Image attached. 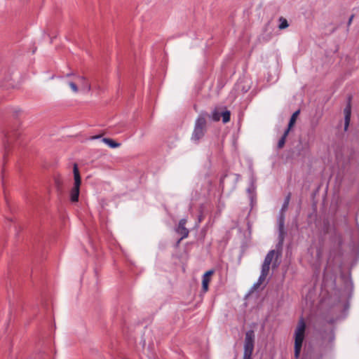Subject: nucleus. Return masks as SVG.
<instances>
[{"mask_svg":"<svg viewBox=\"0 0 359 359\" xmlns=\"http://www.w3.org/2000/svg\"><path fill=\"white\" fill-rule=\"evenodd\" d=\"M306 323L300 318L294 331V356L299 358L305 337Z\"/></svg>","mask_w":359,"mask_h":359,"instance_id":"1","label":"nucleus"},{"mask_svg":"<svg viewBox=\"0 0 359 359\" xmlns=\"http://www.w3.org/2000/svg\"><path fill=\"white\" fill-rule=\"evenodd\" d=\"M290 200V194H288L286 196V198H285V201H284V203L283 204L282 208L280 210V215H279V217H278V231H279V235H278L279 242H278V245H283V241H284V238H285V232L284 231V223H285V215H284V212H285V211H286V210L288 208Z\"/></svg>","mask_w":359,"mask_h":359,"instance_id":"2","label":"nucleus"},{"mask_svg":"<svg viewBox=\"0 0 359 359\" xmlns=\"http://www.w3.org/2000/svg\"><path fill=\"white\" fill-rule=\"evenodd\" d=\"M255 347V333L253 330H248L245 333L244 340V352L242 359H252V355Z\"/></svg>","mask_w":359,"mask_h":359,"instance_id":"3","label":"nucleus"},{"mask_svg":"<svg viewBox=\"0 0 359 359\" xmlns=\"http://www.w3.org/2000/svg\"><path fill=\"white\" fill-rule=\"evenodd\" d=\"M206 131V121L203 116H199L196 121L191 140L198 142L205 135Z\"/></svg>","mask_w":359,"mask_h":359,"instance_id":"4","label":"nucleus"},{"mask_svg":"<svg viewBox=\"0 0 359 359\" xmlns=\"http://www.w3.org/2000/svg\"><path fill=\"white\" fill-rule=\"evenodd\" d=\"M74 184L70 192V198L72 202H77L79 196V189L81 185V177L77 164H74L73 168Z\"/></svg>","mask_w":359,"mask_h":359,"instance_id":"5","label":"nucleus"},{"mask_svg":"<svg viewBox=\"0 0 359 359\" xmlns=\"http://www.w3.org/2000/svg\"><path fill=\"white\" fill-rule=\"evenodd\" d=\"M299 114H292V115L290 118V120L289 121L287 128L285 130V131L284 132V134L283 135V136L281 137V138L279 140V141L278 142V147L279 149L283 147V146L285 143V139H286L290 129L294 125Z\"/></svg>","mask_w":359,"mask_h":359,"instance_id":"6","label":"nucleus"},{"mask_svg":"<svg viewBox=\"0 0 359 359\" xmlns=\"http://www.w3.org/2000/svg\"><path fill=\"white\" fill-rule=\"evenodd\" d=\"M186 223H187V219L184 218V219H180L179 222L178 226L175 229L176 232L178 234L182 236L181 238L177 241V244H179L182 240H183L184 238H186L189 236V231L185 226Z\"/></svg>","mask_w":359,"mask_h":359,"instance_id":"7","label":"nucleus"},{"mask_svg":"<svg viewBox=\"0 0 359 359\" xmlns=\"http://www.w3.org/2000/svg\"><path fill=\"white\" fill-rule=\"evenodd\" d=\"M275 256L276 257L277 259L278 253L274 250H270L265 257L264 263L262 266V269H263L264 270L269 271L270 265L272 263V261L274 259Z\"/></svg>","mask_w":359,"mask_h":359,"instance_id":"8","label":"nucleus"},{"mask_svg":"<svg viewBox=\"0 0 359 359\" xmlns=\"http://www.w3.org/2000/svg\"><path fill=\"white\" fill-rule=\"evenodd\" d=\"M213 273L214 271L212 270H210L205 272L203 276L202 288L204 292H207L208 290V285L210 280V276L213 274Z\"/></svg>","mask_w":359,"mask_h":359,"instance_id":"9","label":"nucleus"},{"mask_svg":"<svg viewBox=\"0 0 359 359\" xmlns=\"http://www.w3.org/2000/svg\"><path fill=\"white\" fill-rule=\"evenodd\" d=\"M269 271H267V270H264L263 269H262L261 270V274L259 277V279L257 280V283H255L254 285H253V287H252V289L253 290H257L260 285L264 282V280H266V276H268L269 274Z\"/></svg>","mask_w":359,"mask_h":359,"instance_id":"10","label":"nucleus"},{"mask_svg":"<svg viewBox=\"0 0 359 359\" xmlns=\"http://www.w3.org/2000/svg\"><path fill=\"white\" fill-rule=\"evenodd\" d=\"M16 135L14 133H9L6 135L5 139L4 140V144L5 149H6L7 147L12 143L13 140L15 138Z\"/></svg>","mask_w":359,"mask_h":359,"instance_id":"11","label":"nucleus"},{"mask_svg":"<svg viewBox=\"0 0 359 359\" xmlns=\"http://www.w3.org/2000/svg\"><path fill=\"white\" fill-rule=\"evenodd\" d=\"M102 142L107 144L111 148H117L120 147V144L114 142L110 138H102Z\"/></svg>","mask_w":359,"mask_h":359,"instance_id":"12","label":"nucleus"},{"mask_svg":"<svg viewBox=\"0 0 359 359\" xmlns=\"http://www.w3.org/2000/svg\"><path fill=\"white\" fill-rule=\"evenodd\" d=\"M279 20L280 22V23L278 26L280 29H285L289 26L286 19L281 17V18H280Z\"/></svg>","mask_w":359,"mask_h":359,"instance_id":"13","label":"nucleus"},{"mask_svg":"<svg viewBox=\"0 0 359 359\" xmlns=\"http://www.w3.org/2000/svg\"><path fill=\"white\" fill-rule=\"evenodd\" d=\"M351 114H346L344 117V130L346 131L348 130V127L349 126L350 120H351Z\"/></svg>","mask_w":359,"mask_h":359,"instance_id":"14","label":"nucleus"},{"mask_svg":"<svg viewBox=\"0 0 359 359\" xmlns=\"http://www.w3.org/2000/svg\"><path fill=\"white\" fill-rule=\"evenodd\" d=\"M68 85L70 87V88L72 89V90L74 93H78L79 91V88L76 86V84L74 82H72V81H69L68 83Z\"/></svg>","mask_w":359,"mask_h":359,"instance_id":"15","label":"nucleus"},{"mask_svg":"<svg viewBox=\"0 0 359 359\" xmlns=\"http://www.w3.org/2000/svg\"><path fill=\"white\" fill-rule=\"evenodd\" d=\"M230 115L231 114H221V117L222 118V122L224 123H226L230 121Z\"/></svg>","mask_w":359,"mask_h":359,"instance_id":"16","label":"nucleus"},{"mask_svg":"<svg viewBox=\"0 0 359 359\" xmlns=\"http://www.w3.org/2000/svg\"><path fill=\"white\" fill-rule=\"evenodd\" d=\"M210 118L214 121H218L221 118V114H211Z\"/></svg>","mask_w":359,"mask_h":359,"instance_id":"17","label":"nucleus"},{"mask_svg":"<svg viewBox=\"0 0 359 359\" xmlns=\"http://www.w3.org/2000/svg\"><path fill=\"white\" fill-rule=\"evenodd\" d=\"M82 90L85 92V93H88L91 90V86L90 83H84L83 84V86L82 88Z\"/></svg>","mask_w":359,"mask_h":359,"instance_id":"18","label":"nucleus"},{"mask_svg":"<svg viewBox=\"0 0 359 359\" xmlns=\"http://www.w3.org/2000/svg\"><path fill=\"white\" fill-rule=\"evenodd\" d=\"M351 106L350 104H348L344 109V112H351Z\"/></svg>","mask_w":359,"mask_h":359,"instance_id":"19","label":"nucleus"},{"mask_svg":"<svg viewBox=\"0 0 359 359\" xmlns=\"http://www.w3.org/2000/svg\"><path fill=\"white\" fill-rule=\"evenodd\" d=\"M100 137H101V135H94V136L90 137V140H93L99 139Z\"/></svg>","mask_w":359,"mask_h":359,"instance_id":"20","label":"nucleus"},{"mask_svg":"<svg viewBox=\"0 0 359 359\" xmlns=\"http://www.w3.org/2000/svg\"><path fill=\"white\" fill-rule=\"evenodd\" d=\"M213 112H225V113H227V112H230V111L228 110L226 108H224V109H223L221 111L215 110Z\"/></svg>","mask_w":359,"mask_h":359,"instance_id":"21","label":"nucleus"},{"mask_svg":"<svg viewBox=\"0 0 359 359\" xmlns=\"http://www.w3.org/2000/svg\"><path fill=\"white\" fill-rule=\"evenodd\" d=\"M353 18H354V15H352L349 18L348 21V26H349V25L351 24V22H352V20H353Z\"/></svg>","mask_w":359,"mask_h":359,"instance_id":"22","label":"nucleus"},{"mask_svg":"<svg viewBox=\"0 0 359 359\" xmlns=\"http://www.w3.org/2000/svg\"><path fill=\"white\" fill-rule=\"evenodd\" d=\"M73 75H74V73H69V74H67V76H68V77H69V76H73Z\"/></svg>","mask_w":359,"mask_h":359,"instance_id":"23","label":"nucleus"},{"mask_svg":"<svg viewBox=\"0 0 359 359\" xmlns=\"http://www.w3.org/2000/svg\"><path fill=\"white\" fill-rule=\"evenodd\" d=\"M81 79V80L82 81H85L86 80V78L84 76H80L79 77Z\"/></svg>","mask_w":359,"mask_h":359,"instance_id":"24","label":"nucleus"},{"mask_svg":"<svg viewBox=\"0 0 359 359\" xmlns=\"http://www.w3.org/2000/svg\"><path fill=\"white\" fill-rule=\"evenodd\" d=\"M13 112L17 113V112H19V110H18V109H15L13 111Z\"/></svg>","mask_w":359,"mask_h":359,"instance_id":"25","label":"nucleus"},{"mask_svg":"<svg viewBox=\"0 0 359 359\" xmlns=\"http://www.w3.org/2000/svg\"><path fill=\"white\" fill-rule=\"evenodd\" d=\"M294 112L299 113V112H300V110H299V109H297V110L294 111Z\"/></svg>","mask_w":359,"mask_h":359,"instance_id":"26","label":"nucleus"},{"mask_svg":"<svg viewBox=\"0 0 359 359\" xmlns=\"http://www.w3.org/2000/svg\"><path fill=\"white\" fill-rule=\"evenodd\" d=\"M56 183H57V185H59L60 181L59 180H56Z\"/></svg>","mask_w":359,"mask_h":359,"instance_id":"27","label":"nucleus"},{"mask_svg":"<svg viewBox=\"0 0 359 359\" xmlns=\"http://www.w3.org/2000/svg\"><path fill=\"white\" fill-rule=\"evenodd\" d=\"M252 188L253 189H255L253 183H252Z\"/></svg>","mask_w":359,"mask_h":359,"instance_id":"28","label":"nucleus"},{"mask_svg":"<svg viewBox=\"0 0 359 359\" xmlns=\"http://www.w3.org/2000/svg\"><path fill=\"white\" fill-rule=\"evenodd\" d=\"M274 266H276V262H273V267H274Z\"/></svg>","mask_w":359,"mask_h":359,"instance_id":"29","label":"nucleus"}]
</instances>
